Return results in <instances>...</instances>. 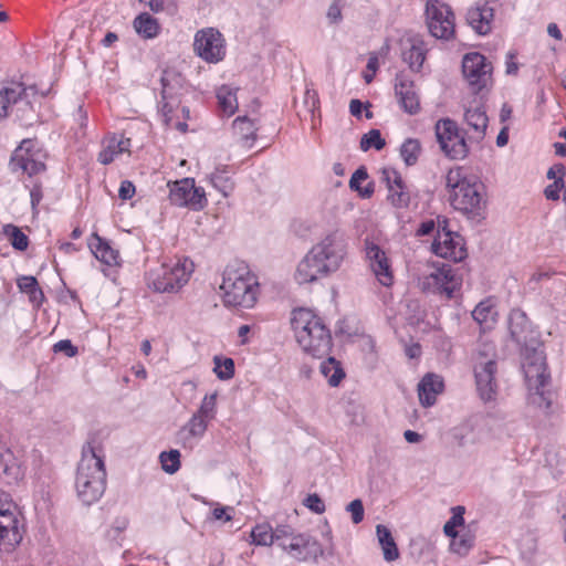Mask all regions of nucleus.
Segmentation results:
<instances>
[{"label": "nucleus", "mask_w": 566, "mask_h": 566, "mask_svg": "<svg viewBox=\"0 0 566 566\" xmlns=\"http://www.w3.org/2000/svg\"><path fill=\"white\" fill-rule=\"evenodd\" d=\"M135 195V186L129 180H124L120 184L118 196L123 200L130 199Z\"/></svg>", "instance_id": "nucleus-60"}, {"label": "nucleus", "mask_w": 566, "mask_h": 566, "mask_svg": "<svg viewBox=\"0 0 566 566\" xmlns=\"http://www.w3.org/2000/svg\"><path fill=\"white\" fill-rule=\"evenodd\" d=\"M523 371L530 391L545 387L549 378V375L546 371V365H544L543 368L526 365V368H524Z\"/></svg>", "instance_id": "nucleus-36"}, {"label": "nucleus", "mask_w": 566, "mask_h": 566, "mask_svg": "<svg viewBox=\"0 0 566 566\" xmlns=\"http://www.w3.org/2000/svg\"><path fill=\"white\" fill-rule=\"evenodd\" d=\"M234 135L244 146H251L256 137V124L254 119L247 116H239L232 123Z\"/></svg>", "instance_id": "nucleus-30"}, {"label": "nucleus", "mask_w": 566, "mask_h": 566, "mask_svg": "<svg viewBox=\"0 0 566 566\" xmlns=\"http://www.w3.org/2000/svg\"><path fill=\"white\" fill-rule=\"evenodd\" d=\"M233 512L234 509L231 506H217L212 510L211 514L214 521L230 522Z\"/></svg>", "instance_id": "nucleus-57"}, {"label": "nucleus", "mask_w": 566, "mask_h": 566, "mask_svg": "<svg viewBox=\"0 0 566 566\" xmlns=\"http://www.w3.org/2000/svg\"><path fill=\"white\" fill-rule=\"evenodd\" d=\"M450 205L469 219H481L486 208L485 188L476 176L463 167H453L446 175Z\"/></svg>", "instance_id": "nucleus-2"}, {"label": "nucleus", "mask_w": 566, "mask_h": 566, "mask_svg": "<svg viewBox=\"0 0 566 566\" xmlns=\"http://www.w3.org/2000/svg\"><path fill=\"white\" fill-rule=\"evenodd\" d=\"M463 122L465 125L464 132L470 142L480 143L485 137L489 117L482 104L465 107Z\"/></svg>", "instance_id": "nucleus-18"}, {"label": "nucleus", "mask_w": 566, "mask_h": 566, "mask_svg": "<svg viewBox=\"0 0 566 566\" xmlns=\"http://www.w3.org/2000/svg\"><path fill=\"white\" fill-rule=\"evenodd\" d=\"M88 248L97 260L107 265L119 264V253L114 249L109 242L101 238L97 233H92L88 239Z\"/></svg>", "instance_id": "nucleus-29"}, {"label": "nucleus", "mask_w": 566, "mask_h": 566, "mask_svg": "<svg viewBox=\"0 0 566 566\" xmlns=\"http://www.w3.org/2000/svg\"><path fill=\"white\" fill-rule=\"evenodd\" d=\"M53 350L55 353H64L67 357H74L77 354V348L71 343L70 339H62L54 344Z\"/></svg>", "instance_id": "nucleus-56"}, {"label": "nucleus", "mask_w": 566, "mask_h": 566, "mask_svg": "<svg viewBox=\"0 0 566 566\" xmlns=\"http://www.w3.org/2000/svg\"><path fill=\"white\" fill-rule=\"evenodd\" d=\"M496 352L493 343H481L474 358V376L480 397L492 400L496 391Z\"/></svg>", "instance_id": "nucleus-7"}, {"label": "nucleus", "mask_w": 566, "mask_h": 566, "mask_svg": "<svg viewBox=\"0 0 566 566\" xmlns=\"http://www.w3.org/2000/svg\"><path fill=\"white\" fill-rule=\"evenodd\" d=\"M104 449L96 441L87 442L82 449V458L77 467L75 489L77 497L85 505L97 502L105 492L106 470Z\"/></svg>", "instance_id": "nucleus-3"}, {"label": "nucleus", "mask_w": 566, "mask_h": 566, "mask_svg": "<svg viewBox=\"0 0 566 566\" xmlns=\"http://www.w3.org/2000/svg\"><path fill=\"white\" fill-rule=\"evenodd\" d=\"M426 15L429 31L434 38L449 40L454 34V14L446 3L429 0Z\"/></svg>", "instance_id": "nucleus-14"}, {"label": "nucleus", "mask_w": 566, "mask_h": 566, "mask_svg": "<svg viewBox=\"0 0 566 566\" xmlns=\"http://www.w3.org/2000/svg\"><path fill=\"white\" fill-rule=\"evenodd\" d=\"M347 240L339 229L325 233L298 262L295 281L298 284L314 283L336 273L347 256Z\"/></svg>", "instance_id": "nucleus-1"}, {"label": "nucleus", "mask_w": 566, "mask_h": 566, "mask_svg": "<svg viewBox=\"0 0 566 566\" xmlns=\"http://www.w3.org/2000/svg\"><path fill=\"white\" fill-rule=\"evenodd\" d=\"M566 184L559 182L558 180H555L553 184L548 185L545 190L544 195L546 199L556 201L560 197V190L562 188H565Z\"/></svg>", "instance_id": "nucleus-58"}, {"label": "nucleus", "mask_w": 566, "mask_h": 566, "mask_svg": "<svg viewBox=\"0 0 566 566\" xmlns=\"http://www.w3.org/2000/svg\"><path fill=\"white\" fill-rule=\"evenodd\" d=\"M23 523L15 504L0 497V549L13 551L22 541Z\"/></svg>", "instance_id": "nucleus-11"}, {"label": "nucleus", "mask_w": 566, "mask_h": 566, "mask_svg": "<svg viewBox=\"0 0 566 566\" xmlns=\"http://www.w3.org/2000/svg\"><path fill=\"white\" fill-rule=\"evenodd\" d=\"M496 311L492 306L489 301L480 302L475 308L472 311V317L479 324H485L490 326V324L495 322Z\"/></svg>", "instance_id": "nucleus-41"}, {"label": "nucleus", "mask_w": 566, "mask_h": 566, "mask_svg": "<svg viewBox=\"0 0 566 566\" xmlns=\"http://www.w3.org/2000/svg\"><path fill=\"white\" fill-rule=\"evenodd\" d=\"M193 52L205 62L217 64L226 57V39L222 33L214 28L198 30L193 38Z\"/></svg>", "instance_id": "nucleus-13"}, {"label": "nucleus", "mask_w": 566, "mask_h": 566, "mask_svg": "<svg viewBox=\"0 0 566 566\" xmlns=\"http://www.w3.org/2000/svg\"><path fill=\"white\" fill-rule=\"evenodd\" d=\"M321 373L332 387L338 386L342 379L345 377V373L340 366V363L334 357H328L326 360L322 361Z\"/></svg>", "instance_id": "nucleus-35"}, {"label": "nucleus", "mask_w": 566, "mask_h": 566, "mask_svg": "<svg viewBox=\"0 0 566 566\" xmlns=\"http://www.w3.org/2000/svg\"><path fill=\"white\" fill-rule=\"evenodd\" d=\"M135 31L144 39H154L159 34L160 25L149 13H140L134 20Z\"/></svg>", "instance_id": "nucleus-33"}, {"label": "nucleus", "mask_w": 566, "mask_h": 566, "mask_svg": "<svg viewBox=\"0 0 566 566\" xmlns=\"http://www.w3.org/2000/svg\"><path fill=\"white\" fill-rule=\"evenodd\" d=\"M36 95L35 86H25L20 82L0 86V123L9 117L14 109L22 111V115H18V117L24 119V113L32 109V102Z\"/></svg>", "instance_id": "nucleus-8"}, {"label": "nucleus", "mask_w": 566, "mask_h": 566, "mask_svg": "<svg viewBox=\"0 0 566 566\" xmlns=\"http://www.w3.org/2000/svg\"><path fill=\"white\" fill-rule=\"evenodd\" d=\"M530 401L543 410H548L552 403L549 392L544 387L530 391Z\"/></svg>", "instance_id": "nucleus-52"}, {"label": "nucleus", "mask_w": 566, "mask_h": 566, "mask_svg": "<svg viewBox=\"0 0 566 566\" xmlns=\"http://www.w3.org/2000/svg\"><path fill=\"white\" fill-rule=\"evenodd\" d=\"M429 49L426 42L418 35H411L402 41L401 57L409 69L420 72Z\"/></svg>", "instance_id": "nucleus-20"}, {"label": "nucleus", "mask_w": 566, "mask_h": 566, "mask_svg": "<svg viewBox=\"0 0 566 566\" xmlns=\"http://www.w3.org/2000/svg\"><path fill=\"white\" fill-rule=\"evenodd\" d=\"M252 543L260 546L273 544V528L268 523L255 525L251 531Z\"/></svg>", "instance_id": "nucleus-45"}, {"label": "nucleus", "mask_w": 566, "mask_h": 566, "mask_svg": "<svg viewBox=\"0 0 566 566\" xmlns=\"http://www.w3.org/2000/svg\"><path fill=\"white\" fill-rule=\"evenodd\" d=\"M209 422V420L193 413L180 430V434H185L184 441L201 439L207 432Z\"/></svg>", "instance_id": "nucleus-34"}, {"label": "nucleus", "mask_w": 566, "mask_h": 566, "mask_svg": "<svg viewBox=\"0 0 566 566\" xmlns=\"http://www.w3.org/2000/svg\"><path fill=\"white\" fill-rule=\"evenodd\" d=\"M219 291L226 307L249 310L258 301L259 282L247 265L229 264L222 273Z\"/></svg>", "instance_id": "nucleus-4"}, {"label": "nucleus", "mask_w": 566, "mask_h": 566, "mask_svg": "<svg viewBox=\"0 0 566 566\" xmlns=\"http://www.w3.org/2000/svg\"><path fill=\"white\" fill-rule=\"evenodd\" d=\"M522 368H526V365L537 366L543 368L546 365L544 352L541 348L524 346L522 352Z\"/></svg>", "instance_id": "nucleus-46"}, {"label": "nucleus", "mask_w": 566, "mask_h": 566, "mask_svg": "<svg viewBox=\"0 0 566 566\" xmlns=\"http://www.w3.org/2000/svg\"><path fill=\"white\" fill-rule=\"evenodd\" d=\"M367 172L364 168H358L349 180V187L353 190H356L360 197L369 198L374 192V187L371 184L366 186H361L363 182L367 180Z\"/></svg>", "instance_id": "nucleus-42"}, {"label": "nucleus", "mask_w": 566, "mask_h": 566, "mask_svg": "<svg viewBox=\"0 0 566 566\" xmlns=\"http://www.w3.org/2000/svg\"><path fill=\"white\" fill-rule=\"evenodd\" d=\"M509 331L511 337L518 345H527L528 340L533 339V329L531 323L526 316V314L514 308L510 312L509 315Z\"/></svg>", "instance_id": "nucleus-24"}, {"label": "nucleus", "mask_w": 566, "mask_h": 566, "mask_svg": "<svg viewBox=\"0 0 566 566\" xmlns=\"http://www.w3.org/2000/svg\"><path fill=\"white\" fill-rule=\"evenodd\" d=\"M210 182L223 197H228L234 189L226 167H217L210 175Z\"/></svg>", "instance_id": "nucleus-38"}, {"label": "nucleus", "mask_w": 566, "mask_h": 566, "mask_svg": "<svg viewBox=\"0 0 566 566\" xmlns=\"http://www.w3.org/2000/svg\"><path fill=\"white\" fill-rule=\"evenodd\" d=\"M473 536L469 534H463L461 536H458L457 534L455 537H452L450 548L453 553L464 556L473 546Z\"/></svg>", "instance_id": "nucleus-50"}, {"label": "nucleus", "mask_w": 566, "mask_h": 566, "mask_svg": "<svg viewBox=\"0 0 566 566\" xmlns=\"http://www.w3.org/2000/svg\"><path fill=\"white\" fill-rule=\"evenodd\" d=\"M462 73L469 87L474 93H480L492 86V63L479 52L467 53L463 56Z\"/></svg>", "instance_id": "nucleus-12"}, {"label": "nucleus", "mask_w": 566, "mask_h": 566, "mask_svg": "<svg viewBox=\"0 0 566 566\" xmlns=\"http://www.w3.org/2000/svg\"><path fill=\"white\" fill-rule=\"evenodd\" d=\"M168 187L169 200L175 206L201 209L207 202L203 188L196 187L192 178L168 182Z\"/></svg>", "instance_id": "nucleus-16"}, {"label": "nucleus", "mask_w": 566, "mask_h": 566, "mask_svg": "<svg viewBox=\"0 0 566 566\" xmlns=\"http://www.w3.org/2000/svg\"><path fill=\"white\" fill-rule=\"evenodd\" d=\"M376 535L382 549L384 559L386 562H394L398 559L399 551L389 528L379 524L376 526Z\"/></svg>", "instance_id": "nucleus-32"}, {"label": "nucleus", "mask_w": 566, "mask_h": 566, "mask_svg": "<svg viewBox=\"0 0 566 566\" xmlns=\"http://www.w3.org/2000/svg\"><path fill=\"white\" fill-rule=\"evenodd\" d=\"M159 460L161 468L166 473L174 474L180 468V452L178 450L161 452Z\"/></svg>", "instance_id": "nucleus-48"}, {"label": "nucleus", "mask_w": 566, "mask_h": 566, "mask_svg": "<svg viewBox=\"0 0 566 566\" xmlns=\"http://www.w3.org/2000/svg\"><path fill=\"white\" fill-rule=\"evenodd\" d=\"M381 179L386 182L388 195L387 200L395 208H406L410 203V193L400 174L394 168H384Z\"/></svg>", "instance_id": "nucleus-19"}, {"label": "nucleus", "mask_w": 566, "mask_h": 566, "mask_svg": "<svg viewBox=\"0 0 566 566\" xmlns=\"http://www.w3.org/2000/svg\"><path fill=\"white\" fill-rule=\"evenodd\" d=\"M453 511H454V513H453L452 517L443 526L444 534L450 537H455V535L458 534L455 531V527L460 526L464 523V518H463L464 509L461 506H457Z\"/></svg>", "instance_id": "nucleus-51"}, {"label": "nucleus", "mask_w": 566, "mask_h": 566, "mask_svg": "<svg viewBox=\"0 0 566 566\" xmlns=\"http://www.w3.org/2000/svg\"><path fill=\"white\" fill-rule=\"evenodd\" d=\"M395 90L403 111L410 115L417 114L420 109V102L413 82L403 75H399L396 78Z\"/></svg>", "instance_id": "nucleus-23"}, {"label": "nucleus", "mask_w": 566, "mask_h": 566, "mask_svg": "<svg viewBox=\"0 0 566 566\" xmlns=\"http://www.w3.org/2000/svg\"><path fill=\"white\" fill-rule=\"evenodd\" d=\"M31 140H23L14 150L12 166L14 169H21L29 176L36 175L44 170L45 166L41 161L39 154L30 151Z\"/></svg>", "instance_id": "nucleus-21"}, {"label": "nucleus", "mask_w": 566, "mask_h": 566, "mask_svg": "<svg viewBox=\"0 0 566 566\" xmlns=\"http://www.w3.org/2000/svg\"><path fill=\"white\" fill-rule=\"evenodd\" d=\"M461 280L454 270L447 264H427L424 271L418 277V285L424 292L446 294L451 297L460 286Z\"/></svg>", "instance_id": "nucleus-9"}, {"label": "nucleus", "mask_w": 566, "mask_h": 566, "mask_svg": "<svg viewBox=\"0 0 566 566\" xmlns=\"http://www.w3.org/2000/svg\"><path fill=\"white\" fill-rule=\"evenodd\" d=\"M420 151V143L413 138L406 139L400 147V156L407 166H412L417 163Z\"/></svg>", "instance_id": "nucleus-43"}, {"label": "nucleus", "mask_w": 566, "mask_h": 566, "mask_svg": "<svg viewBox=\"0 0 566 566\" xmlns=\"http://www.w3.org/2000/svg\"><path fill=\"white\" fill-rule=\"evenodd\" d=\"M23 476V471L13 452L6 444L0 443V479L11 484Z\"/></svg>", "instance_id": "nucleus-27"}, {"label": "nucleus", "mask_w": 566, "mask_h": 566, "mask_svg": "<svg viewBox=\"0 0 566 566\" xmlns=\"http://www.w3.org/2000/svg\"><path fill=\"white\" fill-rule=\"evenodd\" d=\"M443 390V380L436 374H427L418 385V396L423 407H431Z\"/></svg>", "instance_id": "nucleus-28"}, {"label": "nucleus", "mask_w": 566, "mask_h": 566, "mask_svg": "<svg viewBox=\"0 0 566 566\" xmlns=\"http://www.w3.org/2000/svg\"><path fill=\"white\" fill-rule=\"evenodd\" d=\"M304 104L311 113L318 107V95L317 92L307 87L304 93Z\"/></svg>", "instance_id": "nucleus-59"}, {"label": "nucleus", "mask_w": 566, "mask_h": 566, "mask_svg": "<svg viewBox=\"0 0 566 566\" xmlns=\"http://www.w3.org/2000/svg\"><path fill=\"white\" fill-rule=\"evenodd\" d=\"M317 548V542L308 534H292L289 538V552L291 556L304 559L312 548Z\"/></svg>", "instance_id": "nucleus-31"}, {"label": "nucleus", "mask_w": 566, "mask_h": 566, "mask_svg": "<svg viewBox=\"0 0 566 566\" xmlns=\"http://www.w3.org/2000/svg\"><path fill=\"white\" fill-rule=\"evenodd\" d=\"M217 98L221 111L227 115L231 116L238 108V99L235 90L230 86L223 85L217 91Z\"/></svg>", "instance_id": "nucleus-37"}, {"label": "nucleus", "mask_w": 566, "mask_h": 566, "mask_svg": "<svg viewBox=\"0 0 566 566\" xmlns=\"http://www.w3.org/2000/svg\"><path fill=\"white\" fill-rule=\"evenodd\" d=\"M18 287L21 292L29 295L30 301L40 304L44 297L43 292L39 287L38 281L33 276H22L18 280Z\"/></svg>", "instance_id": "nucleus-40"}, {"label": "nucleus", "mask_w": 566, "mask_h": 566, "mask_svg": "<svg viewBox=\"0 0 566 566\" xmlns=\"http://www.w3.org/2000/svg\"><path fill=\"white\" fill-rule=\"evenodd\" d=\"M447 220L438 221V231L432 243V252L443 259L454 262L462 261L467 256L463 238L453 231L446 229Z\"/></svg>", "instance_id": "nucleus-15"}, {"label": "nucleus", "mask_w": 566, "mask_h": 566, "mask_svg": "<svg viewBox=\"0 0 566 566\" xmlns=\"http://www.w3.org/2000/svg\"><path fill=\"white\" fill-rule=\"evenodd\" d=\"M386 142L381 137V134L378 129H371L367 134L363 135L360 139V148L364 151H367L370 148H375L380 150L385 147Z\"/></svg>", "instance_id": "nucleus-49"}, {"label": "nucleus", "mask_w": 566, "mask_h": 566, "mask_svg": "<svg viewBox=\"0 0 566 566\" xmlns=\"http://www.w3.org/2000/svg\"><path fill=\"white\" fill-rule=\"evenodd\" d=\"M366 260L368 268L374 274L375 279L382 286L389 287L394 284L395 275L392 270L391 260L374 241H365Z\"/></svg>", "instance_id": "nucleus-17"}, {"label": "nucleus", "mask_w": 566, "mask_h": 566, "mask_svg": "<svg viewBox=\"0 0 566 566\" xmlns=\"http://www.w3.org/2000/svg\"><path fill=\"white\" fill-rule=\"evenodd\" d=\"M217 398L218 394L217 391L212 394H207L201 402L195 415L205 418L209 421H212L217 416Z\"/></svg>", "instance_id": "nucleus-44"}, {"label": "nucleus", "mask_w": 566, "mask_h": 566, "mask_svg": "<svg viewBox=\"0 0 566 566\" xmlns=\"http://www.w3.org/2000/svg\"><path fill=\"white\" fill-rule=\"evenodd\" d=\"M303 504L312 512L316 514H322L325 512V503L324 501L316 494H308L304 501Z\"/></svg>", "instance_id": "nucleus-54"}, {"label": "nucleus", "mask_w": 566, "mask_h": 566, "mask_svg": "<svg viewBox=\"0 0 566 566\" xmlns=\"http://www.w3.org/2000/svg\"><path fill=\"white\" fill-rule=\"evenodd\" d=\"M564 175H565V167L562 164L552 166L546 174L548 179L558 180L559 182H564L563 181Z\"/></svg>", "instance_id": "nucleus-61"}, {"label": "nucleus", "mask_w": 566, "mask_h": 566, "mask_svg": "<svg viewBox=\"0 0 566 566\" xmlns=\"http://www.w3.org/2000/svg\"><path fill=\"white\" fill-rule=\"evenodd\" d=\"M436 229V223L433 220H427L420 223L419 228L417 229V235H428L433 232Z\"/></svg>", "instance_id": "nucleus-64"}, {"label": "nucleus", "mask_w": 566, "mask_h": 566, "mask_svg": "<svg viewBox=\"0 0 566 566\" xmlns=\"http://www.w3.org/2000/svg\"><path fill=\"white\" fill-rule=\"evenodd\" d=\"M493 20V9L488 3H476L467 12V21L469 25L481 35L491 31V22Z\"/></svg>", "instance_id": "nucleus-26"}, {"label": "nucleus", "mask_w": 566, "mask_h": 566, "mask_svg": "<svg viewBox=\"0 0 566 566\" xmlns=\"http://www.w3.org/2000/svg\"><path fill=\"white\" fill-rule=\"evenodd\" d=\"M346 511L350 513L354 524H359L364 520V505L361 500H353L347 506Z\"/></svg>", "instance_id": "nucleus-55"}, {"label": "nucleus", "mask_w": 566, "mask_h": 566, "mask_svg": "<svg viewBox=\"0 0 566 566\" xmlns=\"http://www.w3.org/2000/svg\"><path fill=\"white\" fill-rule=\"evenodd\" d=\"M193 268L188 258L170 259L148 272V286L159 293H176L188 283Z\"/></svg>", "instance_id": "nucleus-6"}, {"label": "nucleus", "mask_w": 566, "mask_h": 566, "mask_svg": "<svg viewBox=\"0 0 566 566\" xmlns=\"http://www.w3.org/2000/svg\"><path fill=\"white\" fill-rule=\"evenodd\" d=\"M291 327L301 348L313 357L329 354L332 335L324 321L312 310L296 308L291 315Z\"/></svg>", "instance_id": "nucleus-5"}, {"label": "nucleus", "mask_w": 566, "mask_h": 566, "mask_svg": "<svg viewBox=\"0 0 566 566\" xmlns=\"http://www.w3.org/2000/svg\"><path fill=\"white\" fill-rule=\"evenodd\" d=\"M163 92H161V113L164 116V122L167 126L175 128L181 133H186L188 129L187 123L180 122L179 118V101L169 94V90L166 84V77H161Z\"/></svg>", "instance_id": "nucleus-22"}, {"label": "nucleus", "mask_w": 566, "mask_h": 566, "mask_svg": "<svg viewBox=\"0 0 566 566\" xmlns=\"http://www.w3.org/2000/svg\"><path fill=\"white\" fill-rule=\"evenodd\" d=\"M293 533V530L287 525L277 526L273 530V543L277 539H289Z\"/></svg>", "instance_id": "nucleus-62"}, {"label": "nucleus", "mask_w": 566, "mask_h": 566, "mask_svg": "<svg viewBox=\"0 0 566 566\" xmlns=\"http://www.w3.org/2000/svg\"><path fill=\"white\" fill-rule=\"evenodd\" d=\"M437 142L441 151L452 160H462L469 155L470 148L458 124L450 118H442L434 126Z\"/></svg>", "instance_id": "nucleus-10"}, {"label": "nucleus", "mask_w": 566, "mask_h": 566, "mask_svg": "<svg viewBox=\"0 0 566 566\" xmlns=\"http://www.w3.org/2000/svg\"><path fill=\"white\" fill-rule=\"evenodd\" d=\"M452 438L459 448H465L479 442L478 434L470 423L455 427L452 431Z\"/></svg>", "instance_id": "nucleus-39"}, {"label": "nucleus", "mask_w": 566, "mask_h": 566, "mask_svg": "<svg viewBox=\"0 0 566 566\" xmlns=\"http://www.w3.org/2000/svg\"><path fill=\"white\" fill-rule=\"evenodd\" d=\"M130 139L123 135H112L102 143V150L98 154V161L103 165L113 163L119 155L129 153Z\"/></svg>", "instance_id": "nucleus-25"}, {"label": "nucleus", "mask_w": 566, "mask_h": 566, "mask_svg": "<svg viewBox=\"0 0 566 566\" xmlns=\"http://www.w3.org/2000/svg\"><path fill=\"white\" fill-rule=\"evenodd\" d=\"M3 231L14 249L24 251L28 248L29 239L19 228L12 224H7L3 228Z\"/></svg>", "instance_id": "nucleus-47"}, {"label": "nucleus", "mask_w": 566, "mask_h": 566, "mask_svg": "<svg viewBox=\"0 0 566 566\" xmlns=\"http://www.w3.org/2000/svg\"><path fill=\"white\" fill-rule=\"evenodd\" d=\"M327 18L332 23H337L342 19V10L338 3L334 2L329 6Z\"/></svg>", "instance_id": "nucleus-63"}, {"label": "nucleus", "mask_w": 566, "mask_h": 566, "mask_svg": "<svg viewBox=\"0 0 566 566\" xmlns=\"http://www.w3.org/2000/svg\"><path fill=\"white\" fill-rule=\"evenodd\" d=\"M214 371L220 379H230L234 374V363L231 358H216Z\"/></svg>", "instance_id": "nucleus-53"}]
</instances>
